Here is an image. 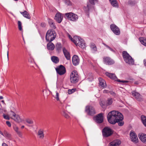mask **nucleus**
Returning a JSON list of instances; mask_svg holds the SVG:
<instances>
[{
	"label": "nucleus",
	"instance_id": "13d9d810",
	"mask_svg": "<svg viewBox=\"0 0 146 146\" xmlns=\"http://www.w3.org/2000/svg\"><path fill=\"white\" fill-rule=\"evenodd\" d=\"M7 61L9 60V51H7Z\"/></svg>",
	"mask_w": 146,
	"mask_h": 146
},
{
	"label": "nucleus",
	"instance_id": "a18cd8bd",
	"mask_svg": "<svg viewBox=\"0 0 146 146\" xmlns=\"http://www.w3.org/2000/svg\"><path fill=\"white\" fill-rule=\"evenodd\" d=\"M3 116L4 118L6 119L9 120L10 119V118L8 115H5L4 114L3 115Z\"/></svg>",
	"mask_w": 146,
	"mask_h": 146
},
{
	"label": "nucleus",
	"instance_id": "79ce46f5",
	"mask_svg": "<svg viewBox=\"0 0 146 146\" xmlns=\"http://www.w3.org/2000/svg\"><path fill=\"white\" fill-rule=\"evenodd\" d=\"M102 44L105 46L106 48L109 49V50H110L111 51L114 52V51L111 48L110 46H108L106 44H105L104 43H102Z\"/></svg>",
	"mask_w": 146,
	"mask_h": 146
},
{
	"label": "nucleus",
	"instance_id": "2eb2a0df",
	"mask_svg": "<svg viewBox=\"0 0 146 146\" xmlns=\"http://www.w3.org/2000/svg\"><path fill=\"white\" fill-rule=\"evenodd\" d=\"M63 16L62 14L59 13H57L54 17V19L59 23H60L62 20Z\"/></svg>",
	"mask_w": 146,
	"mask_h": 146
},
{
	"label": "nucleus",
	"instance_id": "6e6d98bb",
	"mask_svg": "<svg viewBox=\"0 0 146 146\" xmlns=\"http://www.w3.org/2000/svg\"><path fill=\"white\" fill-rule=\"evenodd\" d=\"M2 146H8V145L5 143H3L2 145Z\"/></svg>",
	"mask_w": 146,
	"mask_h": 146
},
{
	"label": "nucleus",
	"instance_id": "393cba45",
	"mask_svg": "<svg viewBox=\"0 0 146 146\" xmlns=\"http://www.w3.org/2000/svg\"><path fill=\"white\" fill-rule=\"evenodd\" d=\"M21 13L24 17L28 19H30L31 16L26 11H25L23 12H21Z\"/></svg>",
	"mask_w": 146,
	"mask_h": 146
},
{
	"label": "nucleus",
	"instance_id": "338daca9",
	"mask_svg": "<svg viewBox=\"0 0 146 146\" xmlns=\"http://www.w3.org/2000/svg\"><path fill=\"white\" fill-rule=\"evenodd\" d=\"M87 146H89V145H87Z\"/></svg>",
	"mask_w": 146,
	"mask_h": 146
},
{
	"label": "nucleus",
	"instance_id": "6e6552de",
	"mask_svg": "<svg viewBox=\"0 0 146 146\" xmlns=\"http://www.w3.org/2000/svg\"><path fill=\"white\" fill-rule=\"evenodd\" d=\"M55 70L57 74L60 75L64 74L66 72V69L63 65H61L55 68Z\"/></svg>",
	"mask_w": 146,
	"mask_h": 146
},
{
	"label": "nucleus",
	"instance_id": "6ab92c4d",
	"mask_svg": "<svg viewBox=\"0 0 146 146\" xmlns=\"http://www.w3.org/2000/svg\"><path fill=\"white\" fill-rule=\"evenodd\" d=\"M63 52L67 60L70 59V56L69 52L65 48L63 49Z\"/></svg>",
	"mask_w": 146,
	"mask_h": 146
},
{
	"label": "nucleus",
	"instance_id": "bf43d9fd",
	"mask_svg": "<svg viewBox=\"0 0 146 146\" xmlns=\"http://www.w3.org/2000/svg\"><path fill=\"white\" fill-rule=\"evenodd\" d=\"M100 104L102 107H103V106L104 105V104H103L102 102H100Z\"/></svg>",
	"mask_w": 146,
	"mask_h": 146
},
{
	"label": "nucleus",
	"instance_id": "f3484780",
	"mask_svg": "<svg viewBox=\"0 0 146 146\" xmlns=\"http://www.w3.org/2000/svg\"><path fill=\"white\" fill-rule=\"evenodd\" d=\"M121 143V141L119 139L115 140L109 144V146H119Z\"/></svg>",
	"mask_w": 146,
	"mask_h": 146
},
{
	"label": "nucleus",
	"instance_id": "7ed1b4c3",
	"mask_svg": "<svg viewBox=\"0 0 146 146\" xmlns=\"http://www.w3.org/2000/svg\"><path fill=\"white\" fill-rule=\"evenodd\" d=\"M72 41L76 46H78L82 48H85V45L84 40L80 37L74 36Z\"/></svg>",
	"mask_w": 146,
	"mask_h": 146
},
{
	"label": "nucleus",
	"instance_id": "f257e3e1",
	"mask_svg": "<svg viewBox=\"0 0 146 146\" xmlns=\"http://www.w3.org/2000/svg\"><path fill=\"white\" fill-rule=\"evenodd\" d=\"M107 118L108 122L111 124H114L118 123L120 126H122L124 124L123 121V116L118 111H112L110 112L108 114Z\"/></svg>",
	"mask_w": 146,
	"mask_h": 146
},
{
	"label": "nucleus",
	"instance_id": "5fc2aeb1",
	"mask_svg": "<svg viewBox=\"0 0 146 146\" xmlns=\"http://www.w3.org/2000/svg\"><path fill=\"white\" fill-rule=\"evenodd\" d=\"M68 36L69 38L72 41L73 39L72 38V37H71V36L69 34L68 35Z\"/></svg>",
	"mask_w": 146,
	"mask_h": 146
},
{
	"label": "nucleus",
	"instance_id": "864d4df0",
	"mask_svg": "<svg viewBox=\"0 0 146 146\" xmlns=\"http://www.w3.org/2000/svg\"><path fill=\"white\" fill-rule=\"evenodd\" d=\"M41 25L42 27H45L46 26V24L44 23H42L41 24Z\"/></svg>",
	"mask_w": 146,
	"mask_h": 146
},
{
	"label": "nucleus",
	"instance_id": "0e129e2a",
	"mask_svg": "<svg viewBox=\"0 0 146 146\" xmlns=\"http://www.w3.org/2000/svg\"><path fill=\"white\" fill-rule=\"evenodd\" d=\"M24 125H22L21 127V129H23L24 127Z\"/></svg>",
	"mask_w": 146,
	"mask_h": 146
},
{
	"label": "nucleus",
	"instance_id": "e433bc0d",
	"mask_svg": "<svg viewBox=\"0 0 146 146\" xmlns=\"http://www.w3.org/2000/svg\"><path fill=\"white\" fill-rule=\"evenodd\" d=\"M18 28L19 29L20 31H22L23 30L22 28V23L20 21H18Z\"/></svg>",
	"mask_w": 146,
	"mask_h": 146
},
{
	"label": "nucleus",
	"instance_id": "7c9ffc66",
	"mask_svg": "<svg viewBox=\"0 0 146 146\" xmlns=\"http://www.w3.org/2000/svg\"><path fill=\"white\" fill-rule=\"evenodd\" d=\"M11 112L10 114V115L11 116V118L15 121V119H16L18 115L16 114L15 112L12 111H11Z\"/></svg>",
	"mask_w": 146,
	"mask_h": 146
},
{
	"label": "nucleus",
	"instance_id": "5701e85b",
	"mask_svg": "<svg viewBox=\"0 0 146 146\" xmlns=\"http://www.w3.org/2000/svg\"><path fill=\"white\" fill-rule=\"evenodd\" d=\"M48 22L50 27L52 29H55L56 27L53 20L52 19H48Z\"/></svg>",
	"mask_w": 146,
	"mask_h": 146
},
{
	"label": "nucleus",
	"instance_id": "4468645a",
	"mask_svg": "<svg viewBox=\"0 0 146 146\" xmlns=\"http://www.w3.org/2000/svg\"><path fill=\"white\" fill-rule=\"evenodd\" d=\"M110 28L113 33L115 35H119L120 34V31L118 27L115 25H110Z\"/></svg>",
	"mask_w": 146,
	"mask_h": 146
},
{
	"label": "nucleus",
	"instance_id": "423d86ee",
	"mask_svg": "<svg viewBox=\"0 0 146 146\" xmlns=\"http://www.w3.org/2000/svg\"><path fill=\"white\" fill-rule=\"evenodd\" d=\"M79 79V77L77 72L76 70L72 71L70 75L71 82L73 83H76L78 82Z\"/></svg>",
	"mask_w": 146,
	"mask_h": 146
},
{
	"label": "nucleus",
	"instance_id": "9d476101",
	"mask_svg": "<svg viewBox=\"0 0 146 146\" xmlns=\"http://www.w3.org/2000/svg\"><path fill=\"white\" fill-rule=\"evenodd\" d=\"M85 111L88 115H93L96 113L94 108L91 106H86Z\"/></svg>",
	"mask_w": 146,
	"mask_h": 146
},
{
	"label": "nucleus",
	"instance_id": "f8f14e48",
	"mask_svg": "<svg viewBox=\"0 0 146 146\" xmlns=\"http://www.w3.org/2000/svg\"><path fill=\"white\" fill-rule=\"evenodd\" d=\"M94 119L96 122L98 123H102L103 121V114L100 113L94 117Z\"/></svg>",
	"mask_w": 146,
	"mask_h": 146
},
{
	"label": "nucleus",
	"instance_id": "052dcab7",
	"mask_svg": "<svg viewBox=\"0 0 146 146\" xmlns=\"http://www.w3.org/2000/svg\"><path fill=\"white\" fill-rule=\"evenodd\" d=\"M1 102L4 105H6V104L5 103V102H4V100H2L1 101Z\"/></svg>",
	"mask_w": 146,
	"mask_h": 146
},
{
	"label": "nucleus",
	"instance_id": "bb28decb",
	"mask_svg": "<svg viewBox=\"0 0 146 146\" xmlns=\"http://www.w3.org/2000/svg\"><path fill=\"white\" fill-rule=\"evenodd\" d=\"M92 7L91 4L89 3H88L86 7H84V10L85 12L88 13L90 9Z\"/></svg>",
	"mask_w": 146,
	"mask_h": 146
},
{
	"label": "nucleus",
	"instance_id": "4c0bfd02",
	"mask_svg": "<svg viewBox=\"0 0 146 146\" xmlns=\"http://www.w3.org/2000/svg\"><path fill=\"white\" fill-rule=\"evenodd\" d=\"M64 2L67 5H71L72 4L71 2L69 0H64Z\"/></svg>",
	"mask_w": 146,
	"mask_h": 146
},
{
	"label": "nucleus",
	"instance_id": "39448f33",
	"mask_svg": "<svg viewBox=\"0 0 146 146\" xmlns=\"http://www.w3.org/2000/svg\"><path fill=\"white\" fill-rule=\"evenodd\" d=\"M102 133L103 137H107L110 136L113 134V131L110 127H106L102 130Z\"/></svg>",
	"mask_w": 146,
	"mask_h": 146
},
{
	"label": "nucleus",
	"instance_id": "603ef678",
	"mask_svg": "<svg viewBox=\"0 0 146 146\" xmlns=\"http://www.w3.org/2000/svg\"><path fill=\"white\" fill-rule=\"evenodd\" d=\"M109 91H109L108 90H104L103 92V93H109Z\"/></svg>",
	"mask_w": 146,
	"mask_h": 146
},
{
	"label": "nucleus",
	"instance_id": "f03ea898",
	"mask_svg": "<svg viewBox=\"0 0 146 146\" xmlns=\"http://www.w3.org/2000/svg\"><path fill=\"white\" fill-rule=\"evenodd\" d=\"M56 36V34L54 30L51 29L49 30L46 34V40L48 42H51L55 39Z\"/></svg>",
	"mask_w": 146,
	"mask_h": 146
},
{
	"label": "nucleus",
	"instance_id": "69168bd1",
	"mask_svg": "<svg viewBox=\"0 0 146 146\" xmlns=\"http://www.w3.org/2000/svg\"><path fill=\"white\" fill-rule=\"evenodd\" d=\"M14 0L15 1H17L18 0Z\"/></svg>",
	"mask_w": 146,
	"mask_h": 146
},
{
	"label": "nucleus",
	"instance_id": "c03bdc74",
	"mask_svg": "<svg viewBox=\"0 0 146 146\" xmlns=\"http://www.w3.org/2000/svg\"><path fill=\"white\" fill-rule=\"evenodd\" d=\"M128 4L131 5H134L135 4V1H133L130 0L128 2Z\"/></svg>",
	"mask_w": 146,
	"mask_h": 146
},
{
	"label": "nucleus",
	"instance_id": "680f3d73",
	"mask_svg": "<svg viewBox=\"0 0 146 146\" xmlns=\"http://www.w3.org/2000/svg\"><path fill=\"white\" fill-rule=\"evenodd\" d=\"M0 133L3 136H4V133H3L1 131H0Z\"/></svg>",
	"mask_w": 146,
	"mask_h": 146
},
{
	"label": "nucleus",
	"instance_id": "a19ab883",
	"mask_svg": "<svg viewBox=\"0 0 146 146\" xmlns=\"http://www.w3.org/2000/svg\"><path fill=\"white\" fill-rule=\"evenodd\" d=\"M26 121L27 123L30 124H32L33 123V122L32 120L29 119H26Z\"/></svg>",
	"mask_w": 146,
	"mask_h": 146
},
{
	"label": "nucleus",
	"instance_id": "4be33fe9",
	"mask_svg": "<svg viewBox=\"0 0 146 146\" xmlns=\"http://www.w3.org/2000/svg\"><path fill=\"white\" fill-rule=\"evenodd\" d=\"M99 85L103 88H105L106 86V85L105 80L100 78H99Z\"/></svg>",
	"mask_w": 146,
	"mask_h": 146
},
{
	"label": "nucleus",
	"instance_id": "0eeeda50",
	"mask_svg": "<svg viewBox=\"0 0 146 146\" xmlns=\"http://www.w3.org/2000/svg\"><path fill=\"white\" fill-rule=\"evenodd\" d=\"M106 76L108 77L111 79L114 80L119 82H122L124 84H126L129 82V81L127 80H121L118 79L117 77L114 74L108 72H106L105 73Z\"/></svg>",
	"mask_w": 146,
	"mask_h": 146
},
{
	"label": "nucleus",
	"instance_id": "72a5a7b5",
	"mask_svg": "<svg viewBox=\"0 0 146 146\" xmlns=\"http://www.w3.org/2000/svg\"><path fill=\"white\" fill-rule=\"evenodd\" d=\"M62 47V44L60 43H58L56 45V48L57 50H60Z\"/></svg>",
	"mask_w": 146,
	"mask_h": 146
},
{
	"label": "nucleus",
	"instance_id": "473e14b6",
	"mask_svg": "<svg viewBox=\"0 0 146 146\" xmlns=\"http://www.w3.org/2000/svg\"><path fill=\"white\" fill-rule=\"evenodd\" d=\"M139 40L142 44L146 46V38H139Z\"/></svg>",
	"mask_w": 146,
	"mask_h": 146
},
{
	"label": "nucleus",
	"instance_id": "774afa93",
	"mask_svg": "<svg viewBox=\"0 0 146 146\" xmlns=\"http://www.w3.org/2000/svg\"><path fill=\"white\" fill-rule=\"evenodd\" d=\"M1 110V109L0 108V111Z\"/></svg>",
	"mask_w": 146,
	"mask_h": 146
},
{
	"label": "nucleus",
	"instance_id": "aec40b11",
	"mask_svg": "<svg viewBox=\"0 0 146 146\" xmlns=\"http://www.w3.org/2000/svg\"><path fill=\"white\" fill-rule=\"evenodd\" d=\"M37 135L38 138L42 139L44 137V134L43 130L42 129H39L37 132Z\"/></svg>",
	"mask_w": 146,
	"mask_h": 146
},
{
	"label": "nucleus",
	"instance_id": "e2e57ef3",
	"mask_svg": "<svg viewBox=\"0 0 146 146\" xmlns=\"http://www.w3.org/2000/svg\"><path fill=\"white\" fill-rule=\"evenodd\" d=\"M3 98V97L2 96H0V99H2Z\"/></svg>",
	"mask_w": 146,
	"mask_h": 146
},
{
	"label": "nucleus",
	"instance_id": "ddd939ff",
	"mask_svg": "<svg viewBox=\"0 0 146 146\" xmlns=\"http://www.w3.org/2000/svg\"><path fill=\"white\" fill-rule=\"evenodd\" d=\"M130 136L131 141L134 143H137L138 141V137L136 134L133 132H130Z\"/></svg>",
	"mask_w": 146,
	"mask_h": 146
},
{
	"label": "nucleus",
	"instance_id": "a211bd4d",
	"mask_svg": "<svg viewBox=\"0 0 146 146\" xmlns=\"http://www.w3.org/2000/svg\"><path fill=\"white\" fill-rule=\"evenodd\" d=\"M131 93L133 96L135 97L138 101H140L142 100L141 96L139 93L136 92L135 91H132Z\"/></svg>",
	"mask_w": 146,
	"mask_h": 146
},
{
	"label": "nucleus",
	"instance_id": "1a4fd4ad",
	"mask_svg": "<svg viewBox=\"0 0 146 146\" xmlns=\"http://www.w3.org/2000/svg\"><path fill=\"white\" fill-rule=\"evenodd\" d=\"M65 15L68 20L72 21H76L78 18V17L76 15L72 13H66Z\"/></svg>",
	"mask_w": 146,
	"mask_h": 146
},
{
	"label": "nucleus",
	"instance_id": "a878e982",
	"mask_svg": "<svg viewBox=\"0 0 146 146\" xmlns=\"http://www.w3.org/2000/svg\"><path fill=\"white\" fill-rule=\"evenodd\" d=\"M47 48L49 50H52L54 48V44L51 42H49L47 44Z\"/></svg>",
	"mask_w": 146,
	"mask_h": 146
},
{
	"label": "nucleus",
	"instance_id": "2f4dec72",
	"mask_svg": "<svg viewBox=\"0 0 146 146\" xmlns=\"http://www.w3.org/2000/svg\"><path fill=\"white\" fill-rule=\"evenodd\" d=\"M23 120L20 117V116L18 115L16 119H15V121L16 122L19 123L22 122Z\"/></svg>",
	"mask_w": 146,
	"mask_h": 146
},
{
	"label": "nucleus",
	"instance_id": "09e8293b",
	"mask_svg": "<svg viewBox=\"0 0 146 146\" xmlns=\"http://www.w3.org/2000/svg\"><path fill=\"white\" fill-rule=\"evenodd\" d=\"M96 0H89V3H90L92 5L94 4V1H96Z\"/></svg>",
	"mask_w": 146,
	"mask_h": 146
},
{
	"label": "nucleus",
	"instance_id": "c85d7f7f",
	"mask_svg": "<svg viewBox=\"0 0 146 146\" xmlns=\"http://www.w3.org/2000/svg\"><path fill=\"white\" fill-rule=\"evenodd\" d=\"M52 61L54 63L57 64L59 62V59L56 56H52L51 57Z\"/></svg>",
	"mask_w": 146,
	"mask_h": 146
},
{
	"label": "nucleus",
	"instance_id": "f704fd0d",
	"mask_svg": "<svg viewBox=\"0 0 146 146\" xmlns=\"http://www.w3.org/2000/svg\"><path fill=\"white\" fill-rule=\"evenodd\" d=\"M113 99L111 98H109L108 99L107 101L106 104L107 105H110L113 103Z\"/></svg>",
	"mask_w": 146,
	"mask_h": 146
},
{
	"label": "nucleus",
	"instance_id": "58836bf2",
	"mask_svg": "<svg viewBox=\"0 0 146 146\" xmlns=\"http://www.w3.org/2000/svg\"><path fill=\"white\" fill-rule=\"evenodd\" d=\"M76 90L75 89H72L71 90H68V93L69 94H71L74 92Z\"/></svg>",
	"mask_w": 146,
	"mask_h": 146
},
{
	"label": "nucleus",
	"instance_id": "4d7b16f0",
	"mask_svg": "<svg viewBox=\"0 0 146 146\" xmlns=\"http://www.w3.org/2000/svg\"><path fill=\"white\" fill-rule=\"evenodd\" d=\"M144 63L145 66L146 67V60L145 59L144 60Z\"/></svg>",
	"mask_w": 146,
	"mask_h": 146
},
{
	"label": "nucleus",
	"instance_id": "412c9836",
	"mask_svg": "<svg viewBox=\"0 0 146 146\" xmlns=\"http://www.w3.org/2000/svg\"><path fill=\"white\" fill-rule=\"evenodd\" d=\"M138 137L142 142L146 143V135L142 133H139Z\"/></svg>",
	"mask_w": 146,
	"mask_h": 146
},
{
	"label": "nucleus",
	"instance_id": "37998d69",
	"mask_svg": "<svg viewBox=\"0 0 146 146\" xmlns=\"http://www.w3.org/2000/svg\"><path fill=\"white\" fill-rule=\"evenodd\" d=\"M102 44L105 46L106 48L109 49V50H110L111 51L114 52V51L111 48L110 46H108L106 44H105L104 43H102Z\"/></svg>",
	"mask_w": 146,
	"mask_h": 146
},
{
	"label": "nucleus",
	"instance_id": "3c124183",
	"mask_svg": "<svg viewBox=\"0 0 146 146\" xmlns=\"http://www.w3.org/2000/svg\"><path fill=\"white\" fill-rule=\"evenodd\" d=\"M110 94L112 95L113 96H115V93L113 92V91H109V93Z\"/></svg>",
	"mask_w": 146,
	"mask_h": 146
},
{
	"label": "nucleus",
	"instance_id": "9b49d317",
	"mask_svg": "<svg viewBox=\"0 0 146 146\" xmlns=\"http://www.w3.org/2000/svg\"><path fill=\"white\" fill-rule=\"evenodd\" d=\"M103 61L104 63L106 65H111L113 64L114 61L108 57L104 56L103 58Z\"/></svg>",
	"mask_w": 146,
	"mask_h": 146
},
{
	"label": "nucleus",
	"instance_id": "b1692460",
	"mask_svg": "<svg viewBox=\"0 0 146 146\" xmlns=\"http://www.w3.org/2000/svg\"><path fill=\"white\" fill-rule=\"evenodd\" d=\"M111 5L114 7H118L119 5L117 0H109Z\"/></svg>",
	"mask_w": 146,
	"mask_h": 146
},
{
	"label": "nucleus",
	"instance_id": "de8ad7c7",
	"mask_svg": "<svg viewBox=\"0 0 146 146\" xmlns=\"http://www.w3.org/2000/svg\"><path fill=\"white\" fill-rule=\"evenodd\" d=\"M63 115L66 118H68L69 116L67 114L65 113L64 111H63Z\"/></svg>",
	"mask_w": 146,
	"mask_h": 146
},
{
	"label": "nucleus",
	"instance_id": "c9c22d12",
	"mask_svg": "<svg viewBox=\"0 0 146 146\" xmlns=\"http://www.w3.org/2000/svg\"><path fill=\"white\" fill-rule=\"evenodd\" d=\"M4 136L7 137L8 139L10 138L11 137L10 134L6 131H4Z\"/></svg>",
	"mask_w": 146,
	"mask_h": 146
},
{
	"label": "nucleus",
	"instance_id": "20e7f679",
	"mask_svg": "<svg viewBox=\"0 0 146 146\" xmlns=\"http://www.w3.org/2000/svg\"><path fill=\"white\" fill-rule=\"evenodd\" d=\"M123 58L126 63L129 64L133 65L134 64V61L131 57L125 51H123L122 53Z\"/></svg>",
	"mask_w": 146,
	"mask_h": 146
},
{
	"label": "nucleus",
	"instance_id": "8fccbe9b",
	"mask_svg": "<svg viewBox=\"0 0 146 146\" xmlns=\"http://www.w3.org/2000/svg\"><path fill=\"white\" fill-rule=\"evenodd\" d=\"M7 125L9 127L11 126V124L10 123L9 121H7L6 122Z\"/></svg>",
	"mask_w": 146,
	"mask_h": 146
},
{
	"label": "nucleus",
	"instance_id": "49530a36",
	"mask_svg": "<svg viewBox=\"0 0 146 146\" xmlns=\"http://www.w3.org/2000/svg\"><path fill=\"white\" fill-rule=\"evenodd\" d=\"M59 94L58 93V92H56V95L55 97V98L57 101L59 100Z\"/></svg>",
	"mask_w": 146,
	"mask_h": 146
},
{
	"label": "nucleus",
	"instance_id": "ea45409f",
	"mask_svg": "<svg viewBox=\"0 0 146 146\" xmlns=\"http://www.w3.org/2000/svg\"><path fill=\"white\" fill-rule=\"evenodd\" d=\"M13 128L15 131L19 135L21 133L19 131V128L17 127L16 126L14 127Z\"/></svg>",
	"mask_w": 146,
	"mask_h": 146
},
{
	"label": "nucleus",
	"instance_id": "cd10ccee",
	"mask_svg": "<svg viewBox=\"0 0 146 146\" xmlns=\"http://www.w3.org/2000/svg\"><path fill=\"white\" fill-rule=\"evenodd\" d=\"M90 46L92 52L94 53L96 51L97 48L94 44L93 43H91L90 44Z\"/></svg>",
	"mask_w": 146,
	"mask_h": 146
},
{
	"label": "nucleus",
	"instance_id": "c756f323",
	"mask_svg": "<svg viewBox=\"0 0 146 146\" xmlns=\"http://www.w3.org/2000/svg\"><path fill=\"white\" fill-rule=\"evenodd\" d=\"M141 118L143 124L146 127V116L144 115H142Z\"/></svg>",
	"mask_w": 146,
	"mask_h": 146
},
{
	"label": "nucleus",
	"instance_id": "dca6fc26",
	"mask_svg": "<svg viewBox=\"0 0 146 146\" xmlns=\"http://www.w3.org/2000/svg\"><path fill=\"white\" fill-rule=\"evenodd\" d=\"M72 62L74 66H76L79 64L80 62V60L78 57L76 55H74L72 58Z\"/></svg>",
	"mask_w": 146,
	"mask_h": 146
}]
</instances>
